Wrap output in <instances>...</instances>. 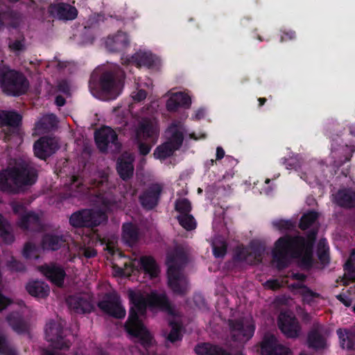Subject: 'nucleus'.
Masks as SVG:
<instances>
[{
  "mask_svg": "<svg viewBox=\"0 0 355 355\" xmlns=\"http://www.w3.org/2000/svg\"><path fill=\"white\" fill-rule=\"evenodd\" d=\"M125 72L118 66L110 69H96L91 74L89 87L103 96L105 100H114L121 94Z\"/></svg>",
  "mask_w": 355,
  "mask_h": 355,
  "instance_id": "nucleus-4",
  "label": "nucleus"
},
{
  "mask_svg": "<svg viewBox=\"0 0 355 355\" xmlns=\"http://www.w3.org/2000/svg\"><path fill=\"white\" fill-rule=\"evenodd\" d=\"M322 245V241L319 243L318 251V257L319 260L324 264H327L329 263L330 258L329 254V248L327 249L324 247L321 249L320 246Z\"/></svg>",
  "mask_w": 355,
  "mask_h": 355,
  "instance_id": "nucleus-54",
  "label": "nucleus"
},
{
  "mask_svg": "<svg viewBox=\"0 0 355 355\" xmlns=\"http://www.w3.org/2000/svg\"><path fill=\"white\" fill-rule=\"evenodd\" d=\"M162 191V185L157 183L151 184L139 196L141 205L146 210L153 209L158 205Z\"/></svg>",
  "mask_w": 355,
  "mask_h": 355,
  "instance_id": "nucleus-16",
  "label": "nucleus"
},
{
  "mask_svg": "<svg viewBox=\"0 0 355 355\" xmlns=\"http://www.w3.org/2000/svg\"><path fill=\"white\" fill-rule=\"evenodd\" d=\"M97 255V251L94 248L83 246L79 248L78 256L80 259L85 257L90 259L95 257Z\"/></svg>",
  "mask_w": 355,
  "mask_h": 355,
  "instance_id": "nucleus-51",
  "label": "nucleus"
},
{
  "mask_svg": "<svg viewBox=\"0 0 355 355\" xmlns=\"http://www.w3.org/2000/svg\"><path fill=\"white\" fill-rule=\"evenodd\" d=\"M176 150L168 141L158 146L153 153L154 157L159 159H165L173 155Z\"/></svg>",
  "mask_w": 355,
  "mask_h": 355,
  "instance_id": "nucleus-41",
  "label": "nucleus"
},
{
  "mask_svg": "<svg viewBox=\"0 0 355 355\" xmlns=\"http://www.w3.org/2000/svg\"><path fill=\"white\" fill-rule=\"evenodd\" d=\"M8 47L11 51L20 52L25 50L24 38L21 40H10Z\"/></svg>",
  "mask_w": 355,
  "mask_h": 355,
  "instance_id": "nucleus-52",
  "label": "nucleus"
},
{
  "mask_svg": "<svg viewBox=\"0 0 355 355\" xmlns=\"http://www.w3.org/2000/svg\"><path fill=\"white\" fill-rule=\"evenodd\" d=\"M0 237L4 243L11 244L15 241L10 223L0 214Z\"/></svg>",
  "mask_w": 355,
  "mask_h": 355,
  "instance_id": "nucleus-37",
  "label": "nucleus"
},
{
  "mask_svg": "<svg viewBox=\"0 0 355 355\" xmlns=\"http://www.w3.org/2000/svg\"><path fill=\"white\" fill-rule=\"evenodd\" d=\"M175 209L180 215L189 214L192 209L191 202L187 198H178L175 202Z\"/></svg>",
  "mask_w": 355,
  "mask_h": 355,
  "instance_id": "nucleus-44",
  "label": "nucleus"
},
{
  "mask_svg": "<svg viewBox=\"0 0 355 355\" xmlns=\"http://www.w3.org/2000/svg\"><path fill=\"white\" fill-rule=\"evenodd\" d=\"M159 135L157 125L148 118L142 119L132 135L133 143L137 145L141 155L146 156L156 144Z\"/></svg>",
  "mask_w": 355,
  "mask_h": 355,
  "instance_id": "nucleus-7",
  "label": "nucleus"
},
{
  "mask_svg": "<svg viewBox=\"0 0 355 355\" xmlns=\"http://www.w3.org/2000/svg\"><path fill=\"white\" fill-rule=\"evenodd\" d=\"M10 302L9 299L0 293V311L6 309L10 304Z\"/></svg>",
  "mask_w": 355,
  "mask_h": 355,
  "instance_id": "nucleus-62",
  "label": "nucleus"
},
{
  "mask_svg": "<svg viewBox=\"0 0 355 355\" xmlns=\"http://www.w3.org/2000/svg\"><path fill=\"white\" fill-rule=\"evenodd\" d=\"M69 309L78 314L89 313L94 311L92 302L82 295H72L67 299Z\"/></svg>",
  "mask_w": 355,
  "mask_h": 355,
  "instance_id": "nucleus-19",
  "label": "nucleus"
},
{
  "mask_svg": "<svg viewBox=\"0 0 355 355\" xmlns=\"http://www.w3.org/2000/svg\"><path fill=\"white\" fill-rule=\"evenodd\" d=\"M308 347L314 349H324L326 346V340L320 331L313 329L307 335Z\"/></svg>",
  "mask_w": 355,
  "mask_h": 355,
  "instance_id": "nucleus-36",
  "label": "nucleus"
},
{
  "mask_svg": "<svg viewBox=\"0 0 355 355\" xmlns=\"http://www.w3.org/2000/svg\"><path fill=\"white\" fill-rule=\"evenodd\" d=\"M169 326L171 327V331L167 336V340L171 343H175L177 341L182 340V325L180 322L171 320L169 322Z\"/></svg>",
  "mask_w": 355,
  "mask_h": 355,
  "instance_id": "nucleus-40",
  "label": "nucleus"
},
{
  "mask_svg": "<svg viewBox=\"0 0 355 355\" xmlns=\"http://www.w3.org/2000/svg\"><path fill=\"white\" fill-rule=\"evenodd\" d=\"M342 348L353 349L355 345V334L348 329L339 328L336 331Z\"/></svg>",
  "mask_w": 355,
  "mask_h": 355,
  "instance_id": "nucleus-35",
  "label": "nucleus"
},
{
  "mask_svg": "<svg viewBox=\"0 0 355 355\" xmlns=\"http://www.w3.org/2000/svg\"><path fill=\"white\" fill-rule=\"evenodd\" d=\"M51 15L61 20H73L77 17L78 10L67 3H53L49 7Z\"/></svg>",
  "mask_w": 355,
  "mask_h": 355,
  "instance_id": "nucleus-18",
  "label": "nucleus"
},
{
  "mask_svg": "<svg viewBox=\"0 0 355 355\" xmlns=\"http://www.w3.org/2000/svg\"><path fill=\"white\" fill-rule=\"evenodd\" d=\"M261 355H291L288 347L277 343L275 336H266L261 345Z\"/></svg>",
  "mask_w": 355,
  "mask_h": 355,
  "instance_id": "nucleus-17",
  "label": "nucleus"
},
{
  "mask_svg": "<svg viewBox=\"0 0 355 355\" xmlns=\"http://www.w3.org/2000/svg\"><path fill=\"white\" fill-rule=\"evenodd\" d=\"M6 266L12 272H24L26 270L25 265L14 257H11L10 259L7 261Z\"/></svg>",
  "mask_w": 355,
  "mask_h": 355,
  "instance_id": "nucleus-48",
  "label": "nucleus"
},
{
  "mask_svg": "<svg viewBox=\"0 0 355 355\" xmlns=\"http://www.w3.org/2000/svg\"><path fill=\"white\" fill-rule=\"evenodd\" d=\"M291 277L293 279L299 280L301 282H304L306 279V276L304 273L301 272H293Z\"/></svg>",
  "mask_w": 355,
  "mask_h": 355,
  "instance_id": "nucleus-64",
  "label": "nucleus"
},
{
  "mask_svg": "<svg viewBox=\"0 0 355 355\" xmlns=\"http://www.w3.org/2000/svg\"><path fill=\"white\" fill-rule=\"evenodd\" d=\"M318 216V213L314 210L304 214L300 220V229L302 230H307L317 220Z\"/></svg>",
  "mask_w": 355,
  "mask_h": 355,
  "instance_id": "nucleus-42",
  "label": "nucleus"
},
{
  "mask_svg": "<svg viewBox=\"0 0 355 355\" xmlns=\"http://www.w3.org/2000/svg\"><path fill=\"white\" fill-rule=\"evenodd\" d=\"M10 206L15 214H17L21 216L26 214V206L22 201L12 202Z\"/></svg>",
  "mask_w": 355,
  "mask_h": 355,
  "instance_id": "nucleus-53",
  "label": "nucleus"
},
{
  "mask_svg": "<svg viewBox=\"0 0 355 355\" xmlns=\"http://www.w3.org/2000/svg\"><path fill=\"white\" fill-rule=\"evenodd\" d=\"M293 287L301 290L300 294L302 296L303 301L309 304L313 302L314 298H318L320 296L319 293L313 291L306 285L301 283L293 284Z\"/></svg>",
  "mask_w": 355,
  "mask_h": 355,
  "instance_id": "nucleus-38",
  "label": "nucleus"
},
{
  "mask_svg": "<svg viewBox=\"0 0 355 355\" xmlns=\"http://www.w3.org/2000/svg\"><path fill=\"white\" fill-rule=\"evenodd\" d=\"M177 220L179 224L187 231H191L196 228L197 223L196 219L190 214L178 215Z\"/></svg>",
  "mask_w": 355,
  "mask_h": 355,
  "instance_id": "nucleus-43",
  "label": "nucleus"
},
{
  "mask_svg": "<svg viewBox=\"0 0 355 355\" xmlns=\"http://www.w3.org/2000/svg\"><path fill=\"white\" fill-rule=\"evenodd\" d=\"M178 127L179 124L176 123H173L171 125L170 129L172 131V135L170 139L168 141L176 150L180 148L184 141V135L181 131L177 129Z\"/></svg>",
  "mask_w": 355,
  "mask_h": 355,
  "instance_id": "nucleus-39",
  "label": "nucleus"
},
{
  "mask_svg": "<svg viewBox=\"0 0 355 355\" xmlns=\"http://www.w3.org/2000/svg\"><path fill=\"white\" fill-rule=\"evenodd\" d=\"M29 85L28 78L22 72L0 64V88L4 94L20 96L27 92Z\"/></svg>",
  "mask_w": 355,
  "mask_h": 355,
  "instance_id": "nucleus-6",
  "label": "nucleus"
},
{
  "mask_svg": "<svg viewBox=\"0 0 355 355\" xmlns=\"http://www.w3.org/2000/svg\"><path fill=\"white\" fill-rule=\"evenodd\" d=\"M40 270L52 283L58 287L62 286L66 272L64 268L55 263L44 265L40 267Z\"/></svg>",
  "mask_w": 355,
  "mask_h": 355,
  "instance_id": "nucleus-21",
  "label": "nucleus"
},
{
  "mask_svg": "<svg viewBox=\"0 0 355 355\" xmlns=\"http://www.w3.org/2000/svg\"><path fill=\"white\" fill-rule=\"evenodd\" d=\"M335 202L345 209L355 208V189L345 188L339 189L335 195Z\"/></svg>",
  "mask_w": 355,
  "mask_h": 355,
  "instance_id": "nucleus-23",
  "label": "nucleus"
},
{
  "mask_svg": "<svg viewBox=\"0 0 355 355\" xmlns=\"http://www.w3.org/2000/svg\"><path fill=\"white\" fill-rule=\"evenodd\" d=\"M45 338L51 346L57 349H69L71 343L64 335L63 326L60 322L50 320L46 325Z\"/></svg>",
  "mask_w": 355,
  "mask_h": 355,
  "instance_id": "nucleus-11",
  "label": "nucleus"
},
{
  "mask_svg": "<svg viewBox=\"0 0 355 355\" xmlns=\"http://www.w3.org/2000/svg\"><path fill=\"white\" fill-rule=\"evenodd\" d=\"M66 242L64 236L62 234L46 233L42 239V246L43 249L56 251L60 249Z\"/></svg>",
  "mask_w": 355,
  "mask_h": 355,
  "instance_id": "nucleus-24",
  "label": "nucleus"
},
{
  "mask_svg": "<svg viewBox=\"0 0 355 355\" xmlns=\"http://www.w3.org/2000/svg\"><path fill=\"white\" fill-rule=\"evenodd\" d=\"M57 140L51 137H42L33 145L35 155L40 159L46 160L59 149Z\"/></svg>",
  "mask_w": 355,
  "mask_h": 355,
  "instance_id": "nucleus-14",
  "label": "nucleus"
},
{
  "mask_svg": "<svg viewBox=\"0 0 355 355\" xmlns=\"http://www.w3.org/2000/svg\"><path fill=\"white\" fill-rule=\"evenodd\" d=\"M104 184L106 186L107 184V177L106 176L102 177L100 180H95L94 182V186L101 191H104Z\"/></svg>",
  "mask_w": 355,
  "mask_h": 355,
  "instance_id": "nucleus-59",
  "label": "nucleus"
},
{
  "mask_svg": "<svg viewBox=\"0 0 355 355\" xmlns=\"http://www.w3.org/2000/svg\"><path fill=\"white\" fill-rule=\"evenodd\" d=\"M22 116L15 111H0V125L18 128L21 125Z\"/></svg>",
  "mask_w": 355,
  "mask_h": 355,
  "instance_id": "nucleus-32",
  "label": "nucleus"
},
{
  "mask_svg": "<svg viewBox=\"0 0 355 355\" xmlns=\"http://www.w3.org/2000/svg\"><path fill=\"white\" fill-rule=\"evenodd\" d=\"M278 327L287 338H296L300 334L301 326L293 313L282 312L278 317Z\"/></svg>",
  "mask_w": 355,
  "mask_h": 355,
  "instance_id": "nucleus-13",
  "label": "nucleus"
},
{
  "mask_svg": "<svg viewBox=\"0 0 355 355\" xmlns=\"http://www.w3.org/2000/svg\"><path fill=\"white\" fill-rule=\"evenodd\" d=\"M6 320L16 333L22 334L28 331V324L19 313H10L7 315Z\"/></svg>",
  "mask_w": 355,
  "mask_h": 355,
  "instance_id": "nucleus-25",
  "label": "nucleus"
},
{
  "mask_svg": "<svg viewBox=\"0 0 355 355\" xmlns=\"http://www.w3.org/2000/svg\"><path fill=\"white\" fill-rule=\"evenodd\" d=\"M26 289L27 292L33 297L39 298H45L49 294V287L44 282L42 281H31L29 282Z\"/></svg>",
  "mask_w": 355,
  "mask_h": 355,
  "instance_id": "nucleus-30",
  "label": "nucleus"
},
{
  "mask_svg": "<svg viewBox=\"0 0 355 355\" xmlns=\"http://www.w3.org/2000/svg\"><path fill=\"white\" fill-rule=\"evenodd\" d=\"M107 216L101 209H83L73 212L69 217V224L75 228H92L107 222Z\"/></svg>",
  "mask_w": 355,
  "mask_h": 355,
  "instance_id": "nucleus-8",
  "label": "nucleus"
},
{
  "mask_svg": "<svg viewBox=\"0 0 355 355\" xmlns=\"http://www.w3.org/2000/svg\"><path fill=\"white\" fill-rule=\"evenodd\" d=\"M230 336L233 341L244 344L252 338L255 326L245 318L228 320Z\"/></svg>",
  "mask_w": 355,
  "mask_h": 355,
  "instance_id": "nucleus-9",
  "label": "nucleus"
},
{
  "mask_svg": "<svg viewBox=\"0 0 355 355\" xmlns=\"http://www.w3.org/2000/svg\"><path fill=\"white\" fill-rule=\"evenodd\" d=\"M122 237L125 243L132 246L139 239V229L132 223H126L122 225Z\"/></svg>",
  "mask_w": 355,
  "mask_h": 355,
  "instance_id": "nucleus-27",
  "label": "nucleus"
},
{
  "mask_svg": "<svg viewBox=\"0 0 355 355\" xmlns=\"http://www.w3.org/2000/svg\"><path fill=\"white\" fill-rule=\"evenodd\" d=\"M212 248L213 254L216 258H223L227 253V245L225 241H222L219 245L214 243Z\"/></svg>",
  "mask_w": 355,
  "mask_h": 355,
  "instance_id": "nucleus-49",
  "label": "nucleus"
},
{
  "mask_svg": "<svg viewBox=\"0 0 355 355\" xmlns=\"http://www.w3.org/2000/svg\"><path fill=\"white\" fill-rule=\"evenodd\" d=\"M58 124L57 116L49 114L42 116L35 124V129L40 133H46L54 129Z\"/></svg>",
  "mask_w": 355,
  "mask_h": 355,
  "instance_id": "nucleus-34",
  "label": "nucleus"
},
{
  "mask_svg": "<svg viewBox=\"0 0 355 355\" xmlns=\"http://www.w3.org/2000/svg\"><path fill=\"white\" fill-rule=\"evenodd\" d=\"M295 32L293 31H283L282 35L281 36L280 42H286L288 40H292L295 38Z\"/></svg>",
  "mask_w": 355,
  "mask_h": 355,
  "instance_id": "nucleus-58",
  "label": "nucleus"
},
{
  "mask_svg": "<svg viewBox=\"0 0 355 355\" xmlns=\"http://www.w3.org/2000/svg\"><path fill=\"white\" fill-rule=\"evenodd\" d=\"M38 179V171L25 161L16 162L0 172V189L15 193L34 185Z\"/></svg>",
  "mask_w": 355,
  "mask_h": 355,
  "instance_id": "nucleus-3",
  "label": "nucleus"
},
{
  "mask_svg": "<svg viewBox=\"0 0 355 355\" xmlns=\"http://www.w3.org/2000/svg\"><path fill=\"white\" fill-rule=\"evenodd\" d=\"M282 164L285 165L286 169H293L296 167V163L292 159L282 158Z\"/></svg>",
  "mask_w": 355,
  "mask_h": 355,
  "instance_id": "nucleus-60",
  "label": "nucleus"
},
{
  "mask_svg": "<svg viewBox=\"0 0 355 355\" xmlns=\"http://www.w3.org/2000/svg\"><path fill=\"white\" fill-rule=\"evenodd\" d=\"M343 268L346 277L352 282L355 281V260L349 257Z\"/></svg>",
  "mask_w": 355,
  "mask_h": 355,
  "instance_id": "nucleus-47",
  "label": "nucleus"
},
{
  "mask_svg": "<svg viewBox=\"0 0 355 355\" xmlns=\"http://www.w3.org/2000/svg\"><path fill=\"white\" fill-rule=\"evenodd\" d=\"M98 308L106 314L117 319L123 318L125 310L121 306L120 297L114 292L107 293L102 300L98 302Z\"/></svg>",
  "mask_w": 355,
  "mask_h": 355,
  "instance_id": "nucleus-12",
  "label": "nucleus"
},
{
  "mask_svg": "<svg viewBox=\"0 0 355 355\" xmlns=\"http://www.w3.org/2000/svg\"><path fill=\"white\" fill-rule=\"evenodd\" d=\"M94 140L97 148L101 153H107L109 148L112 151H118L121 147L118 139V135L108 126L96 130L94 133Z\"/></svg>",
  "mask_w": 355,
  "mask_h": 355,
  "instance_id": "nucleus-10",
  "label": "nucleus"
},
{
  "mask_svg": "<svg viewBox=\"0 0 355 355\" xmlns=\"http://www.w3.org/2000/svg\"><path fill=\"white\" fill-rule=\"evenodd\" d=\"M336 298L342 302L345 306L349 307L351 306V300L347 298L345 295L339 294L336 296Z\"/></svg>",
  "mask_w": 355,
  "mask_h": 355,
  "instance_id": "nucleus-63",
  "label": "nucleus"
},
{
  "mask_svg": "<svg viewBox=\"0 0 355 355\" xmlns=\"http://www.w3.org/2000/svg\"><path fill=\"white\" fill-rule=\"evenodd\" d=\"M140 269L150 277L153 279L158 276L159 272V267L155 259L150 256H142L139 260Z\"/></svg>",
  "mask_w": 355,
  "mask_h": 355,
  "instance_id": "nucleus-31",
  "label": "nucleus"
},
{
  "mask_svg": "<svg viewBox=\"0 0 355 355\" xmlns=\"http://www.w3.org/2000/svg\"><path fill=\"white\" fill-rule=\"evenodd\" d=\"M147 92L145 89H138L137 92H132V97L135 102H141L146 99Z\"/></svg>",
  "mask_w": 355,
  "mask_h": 355,
  "instance_id": "nucleus-57",
  "label": "nucleus"
},
{
  "mask_svg": "<svg viewBox=\"0 0 355 355\" xmlns=\"http://www.w3.org/2000/svg\"><path fill=\"white\" fill-rule=\"evenodd\" d=\"M0 354L2 355H16L14 349L9 347L6 338L4 336L0 334Z\"/></svg>",
  "mask_w": 355,
  "mask_h": 355,
  "instance_id": "nucleus-50",
  "label": "nucleus"
},
{
  "mask_svg": "<svg viewBox=\"0 0 355 355\" xmlns=\"http://www.w3.org/2000/svg\"><path fill=\"white\" fill-rule=\"evenodd\" d=\"M129 298L132 306L125 324V329L130 335L139 338L144 347H150L152 336L139 316L146 315L148 306L159 309L169 315L175 314L174 308L165 293H159L153 291L146 297L140 293L131 291Z\"/></svg>",
  "mask_w": 355,
  "mask_h": 355,
  "instance_id": "nucleus-1",
  "label": "nucleus"
},
{
  "mask_svg": "<svg viewBox=\"0 0 355 355\" xmlns=\"http://www.w3.org/2000/svg\"><path fill=\"white\" fill-rule=\"evenodd\" d=\"M17 224L20 228L25 230L29 229L36 230L41 227L40 218L39 216L33 211H30L21 216Z\"/></svg>",
  "mask_w": 355,
  "mask_h": 355,
  "instance_id": "nucleus-28",
  "label": "nucleus"
},
{
  "mask_svg": "<svg viewBox=\"0 0 355 355\" xmlns=\"http://www.w3.org/2000/svg\"><path fill=\"white\" fill-rule=\"evenodd\" d=\"M35 251V246L33 243L27 242L25 243L24 249H23V256L26 259H31L33 256V253Z\"/></svg>",
  "mask_w": 355,
  "mask_h": 355,
  "instance_id": "nucleus-56",
  "label": "nucleus"
},
{
  "mask_svg": "<svg viewBox=\"0 0 355 355\" xmlns=\"http://www.w3.org/2000/svg\"><path fill=\"white\" fill-rule=\"evenodd\" d=\"M116 171L123 180H130L133 176V159L130 157L119 158L117 161Z\"/></svg>",
  "mask_w": 355,
  "mask_h": 355,
  "instance_id": "nucleus-26",
  "label": "nucleus"
},
{
  "mask_svg": "<svg viewBox=\"0 0 355 355\" xmlns=\"http://www.w3.org/2000/svg\"><path fill=\"white\" fill-rule=\"evenodd\" d=\"M342 139L337 135L336 138L331 139V156L332 158L336 159L337 156V152L339 151L343 153L345 152L346 150H349V153L344 155L343 158L341 157L339 159H334L333 162V165L335 168H339L341 166H343L345 162H349L352 157V154L355 151V146L354 144H345V145H341Z\"/></svg>",
  "mask_w": 355,
  "mask_h": 355,
  "instance_id": "nucleus-15",
  "label": "nucleus"
},
{
  "mask_svg": "<svg viewBox=\"0 0 355 355\" xmlns=\"http://www.w3.org/2000/svg\"><path fill=\"white\" fill-rule=\"evenodd\" d=\"M318 230L311 229L307 232L306 239L300 235L286 234L275 243L272 259L279 270L288 267L291 259H299L300 265L309 269L313 263V245Z\"/></svg>",
  "mask_w": 355,
  "mask_h": 355,
  "instance_id": "nucleus-2",
  "label": "nucleus"
},
{
  "mask_svg": "<svg viewBox=\"0 0 355 355\" xmlns=\"http://www.w3.org/2000/svg\"><path fill=\"white\" fill-rule=\"evenodd\" d=\"M128 61L137 67L151 68L155 64V58L150 52L139 51L132 55Z\"/></svg>",
  "mask_w": 355,
  "mask_h": 355,
  "instance_id": "nucleus-29",
  "label": "nucleus"
},
{
  "mask_svg": "<svg viewBox=\"0 0 355 355\" xmlns=\"http://www.w3.org/2000/svg\"><path fill=\"white\" fill-rule=\"evenodd\" d=\"M195 352L198 355H230L223 348L209 343H202L195 347Z\"/></svg>",
  "mask_w": 355,
  "mask_h": 355,
  "instance_id": "nucleus-33",
  "label": "nucleus"
},
{
  "mask_svg": "<svg viewBox=\"0 0 355 355\" xmlns=\"http://www.w3.org/2000/svg\"><path fill=\"white\" fill-rule=\"evenodd\" d=\"M168 285L175 294L184 295L189 289V281L181 270L187 263V256L182 250H176L167 256Z\"/></svg>",
  "mask_w": 355,
  "mask_h": 355,
  "instance_id": "nucleus-5",
  "label": "nucleus"
},
{
  "mask_svg": "<svg viewBox=\"0 0 355 355\" xmlns=\"http://www.w3.org/2000/svg\"><path fill=\"white\" fill-rule=\"evenodd\" d=\"M129 44L128 35L122 31H118L115 35L108 36L105 41L106 49L113 53L125 50Z\"/></svg>",
  "mask_w": 355,
  "mask_h": 355,
  "instance_id": "nucleus-20",
  "label": "nucleus"
},
{
  "mask_svg": "<svg viewBox=\"0 0 355 355\" xmlns=\"http://www.w3.org/2000/svg\"><path fill=\"white\" fill-rule=\"evenodd\" d=\"M191 105V98L189 95L184 92H177L167 100L166 107L168 112H173L179 107L188 109Z\"/></svg>",
  "mask_w": 355,
  "mask_h": 355,
  "instance_id": "nucleus-22",
  "label": "nucleus"
},
{
  "mask_svg": "<svg viewBox=\"0 0 355 355\" xmlns=\"http://www.w3.org/2000/svg\"><path fill=\"white\" fill-rule=\"evenodd\" d=\"M266 285L272 290H276L280 288L279 282L277 279H270L266 281Z\"/></svg>",
  "mask_w": 355,
  "mask_h": 355,
  "instance_id": "nucleus-61",
  "label": "nucleus"
},
{
  "mask_svg": "<svg viewBox=\"0 0 355 355\" xmlns=\"http://www.w3.org/2000/svg\"><path fill=\"white\" fill-rule=\"evenodd\" d=\"M234 259L236 261H245L250 263V254L249 250L244 247H238L236 249Z\"/></svg>",
  "mask_w": 355,
  "mask_h": 355,
  "instance_id": "nucleus-46",
  "label": "nucleus"
},
{
  "mask_svg": "<svg viewBox=\"0 0 355 355\" xmlns=\"http://www.w3.org/2000/svg\"><path fill=\"white\" fill-rule=\"evenodd\" d=\"M264 249L259 245H251V251L249 252L250 254V264H255L261 263L263 258Z\"/></svg>",
  "mask_w": 355,
  "mask_h": 355,
  "instance_id": "nucleus-45",
  "label": "nucleus"
},
{
  "mask_svg": "<svg viewBox=\"0 0 355 355\" xmlns=\"http://www.w3.org/2000/svg\"><path fill=\"white\" fill-rule=\"evenodd\" d=\"M273 225L279 230H290L294 227V224L288 220H279L274 221Z\"/></svg>",
  "mask_w": 355,
  "mask_h": 355,
  "instance_id": "nucleus-55",
  "label": "nucleus"
}]
</instances>
